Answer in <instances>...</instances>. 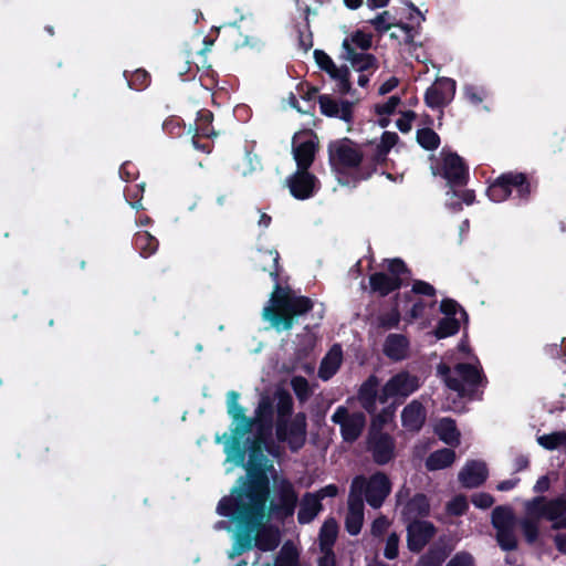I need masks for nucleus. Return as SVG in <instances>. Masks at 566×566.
Instances as JSON below:
<instances>
[{"instance_id":"1","label":"nucleus","mask_w":566,"mask_h":566,"mask_svg":"<svg viewBox=\"0 0 566 566\" xmlns=\"http://www.w3.org/2000/svg\"><path fill=\"white\" fill-rule=\"evenodd\" d=\"M276 250H260L253 259L255 270L268 272L275 282L270 305L263 310L264 319L276 329L290 331L295 321L314 308V301L304 295H295L290 287L279 283L281 268Z\"/></svg>"},{"instance_id":"2","label":"nucleus","mask_w":566,"mask_h":566,"mask_svg":"<svg viewBox=\"0 0 566 566\" xmlns=\"http://www.w3.org/2000/svg\"><path fill=\"white\" fill-rule=\"evenodd\" d=\"M239 392L234 390L228 392L227 411L235 422V427L231 429V436L226 432L222 437L218 436L216 442L219 443L222 439H226L224 452L227 460L234 462L235 465H243L247 450L242 446V438L252 430L254 422L274 423V403L270 396L262 395L255 409V417L249 418L244 413V408L239 405Z\"/></svg>"},{"instance_id":"3","label":"nucleus","mask_w":566,"mask_h":566,"mask_svg":"<svg viewBox=\"0 0 566 566\" xmlns=\"http://www.w3.org/2000/svg\"><path fill=\"white\" fill-rule=\"evenodd\" d=\"M268 501L231 495L223 496L219 501L217 513L229 517L238 525L234 544L239 551L248 552L253 547L254 532L269 517Z\"/></svg>"},{"instance_id":"4","label":"nucleus","mask_w":566,"mask_h":566,"mask_svg":"<svg viewBox=\"0 0 566 566\" xmlns=\"http://www.w3.org/2000/svg\"><path fill=\"white\" fill-rule=\"evenodd\" d=\"M245 447V453H249V460L242 467L247 469V478L240 476L238 479V485L231 490V496L249 497L269 500L271 488L270 480L266 475L264 464L266 457L264 455L263 449L265 448L270 453L272 449L260 441V439L247 438L245 442H242Z\"/></svg>"},{"instance_id":"5","label":"nucleus","mask_w":566,"mask_h":566,"mask_svg":"<svg viewBox=\"0 0 566 566\" xmlns=\"http://www.w3.org/2000/svg\"><path fill=\"white\" fill-rule=\"evenodd\" d=\"M328 160L343 186L356 187L375 172L374 166H365L361 149L349 138L338 139L328 145Z\"/></svg>"},{"instance_id":"6","label":"nucleus","mask_w":566,"mask_h":566,"mask_svg":"<svg viewBox=\"0 0 566 566\" xmlns=\"http://www.w3.org/2000/svg\"><path fill=\"white\" fill-rule=\"evenodd\" d=\"M387 271L375 272L369 276L370 290L379 296L385 297L390 293L400 290L408 284L411 276V270L400 258L386 259Z\"/></svg>"},{"instance_id":"7","label":"nucleus","mask_w":566,"mask_h":566,"mask_svg":"<svg viewBox=\"0 0 566 566\" xmlns=\"http://www.w3.org/2000/svg\"><path fill=\"white\" fill-rule=\"evenodd\" d=\"M515 191L520 202H527L532 193V185L524 172L509 171L500 175L486 189V195L494 202L506 200Z\"/></svg>"},{"instance_id":"8","label":"nucleus","mask_w":566,"mask_h":566,"mask_svg":"<svg viewBox=\"0 0 566 566\" xmlns=\"http://www.w3.org/2000/svg\"><path fill=\"white\" fill-rule=\"evenodd\" d=\"M433 176H440L447 181L449 189L462 188L469 181V166L455 151L441 150V161L431 166Z\"/></svg>"},{"instance_id":"9","label":"nucleus","mask_w":566,"mask_h":566,"mask_svg":"<svg viewBox=\"0 0 566 566\" xmlns=\"http://www.w3.org/2000/svg\"><path fill=\"white\" fill-rule=\"evenodd\" d=\"M353 492L364 493L373 509H379L391 492V482L386 473L377 471L366 479L358 475L353 480Z\"/></svg>"},{"instance_id":"10","label":"nucleus","mask_w":566,"mask_h":566,"mask_svg":"<svg viewBox=\"0 0 566 566\" xmlns=\"http://www.w3.org/2000/svg\"><path fill=\"white\" fill-rule=\"evenodd\" d=\"M275 436L279 442L286 443L292 452H297L306 443L307 423L304 412H297L286 422L275 423Z\"/></svg>"},{"instance_id":"11","label":"nucleus","mask_w":566,"mask_h":566,"mask_svg":"<svg viewBox=\"0 0 566 566\" xmlns=\"http://www.w3.org/2000/svg\"><path fill=\"white\" fill-rule=\"evenodd\" d=\"M420 386L419 378L407 371L394 375L381 388L379 392V402L386 403L389 398H406L413 394Z\"/></svg>"},{"instance_id":"12","label":"nucleus","mask_w":566,"mask_h":566,"mask_svg":"<svg viewBox=\"0 0 566 566\" xmlns=\"http://www.w3.org/2000/svg\"><path fill=\"white\" fill-rule=\"evenodd\" d=\"M367 449L378 465H386L396 457L395 439L387 432H369Z\"/></svg>"},{"instance_id":"13","label":"nucleus","mask_w":566,"mask_h":566,"mask_svg":"<svg viewBox=\"0 0 566 566\" xmlns=\"http://www.w3.org/2000/svg\"><path fill=\"white\" fill-rule=\"evenodd\" d=\"M454 371L459 376V380L465 386L468 395H464L463 398L482 399V392L478 394V388L485 387L488 384V378L482 368L470 363H458L454 366Z\"/></svg>"},{"instance_id":"14","label":"nucleus","mask_w":566,"mask_h":566,"mask_svg":"<svg viewBox=\"0 0 566 566\" xmlns=\"http://www.w3.org/2000/svg\"><path fill=\"white\" fill-rule=\"evenodd\" d=\"M457 83L450 77H439L424 93V103L428 107L441 108L447 106L455 95Z\"/></svg>"},{"instance_id":"15","label":"nucleus","mask_w":566,"mask_h":566,"mask_svg":"<svg viewBox=\"0 0 566 566\" xmlns=\"http://www.w3.org/2000/svg\"><path fill=\"white\" fill-rule=\"evenodd\" d=\"M437 528L432 522L412 521L407 523V546L412 553H420L434 537Z\"/></svg>"},{"instance_id":"16","label":"nucleus","mask_w":566,"mask_h":566,"mask_svg":"<svg viewBox=\"0 0 566 566\" xmlns=\"http://www.w3.org/2000/svg\"><path fill=\"white\" fill-rule=\"evenodd\" d=\"M277 496L279 503H270L269 514H272L281 520L292 516L294 514L298 499L293 484L289 480L284 479L281 482Z\"/></svg>"},{"instance_id":"17","label":"nucleus","mask_w":566,"mask_h":566,"mask_svg":"<svg viewBox=\"0 0 566 566\" xmlns=\"http://www.w3.org/2000/svg\"><path fill=\"white\" fill-rule=\"evenodd\" d=\"M286 182L291 195L297 200L310 199L318 190V179L308 170L297 169Z\"/></svg>"},{"instance_id":"18","label":"nucleus","mask_w":566,"mask_h":566,"mask_svg":"<svg viewBox=\"0 0 566 566\" xmlns=\"http://www.w3.org/2000/svg\"><path fill=\"white\" fill-rule=\"evenodd\" d=\"M339 59L344 61H348L352 67L359 72H370L374 73L379 67L378 59L366 51L357 52L354 46H349L347 42L342 43V53Z\"/></svg>"},{"instance_id":"19","label":"nucleus","mask_w":566,"mask_h":566,"mask_svg":"<svg viewBox=\"0 0 566 566\" xmlns=\"http://www.w3.org/2000/svg\"><path fill=\"white\" fill-rule=\"evenodd\" d=\"M489 476V470L483 461L470 460L459 472V481L465 489H475L481 486Z\"/></svg>"},{"instance_id":"20","label":"nucleus","mask_w":566,"mask_h":566,"mask_svg":"<svg viewBox=\"0 0 566 566\" xmlns=\"http://www.w3.org/2000/svg\"><path fill=\"white\" fill-rule=\"evenodd\" d=\"M318 104L321 113L327 117L340 118L346 123H350L353 120V102L344 99L338 103L329 95L323 94L318 96Z\"/></svg>"},{"instance_id":"21","label":"nucleus","mask_w":566,"mask_h":566,"mask_svg":"<svg viewBox=\"0 0 566 566\" xmlns=\"http://www.w3.org/2000/svg\"><path fill=\"white\" fill-rule=\"evenodd\" d=\"M316 135L311 133V136L305 140L296 143V136L293 139V157L296 161L297 169L308 170L314 163L317 151Z\"/></svg>"},{"instance_id":"22","label":"nucleus","mask_w":566,"mask_h":566,"mask_svg":"<svg viewBox=\"0 0 566 566\" xmlns=\"http://www.w3.org/2000/svg\"><path fill=\"white\" fill-rule=\"evenodd\" d=\"M430 513V502L426 494L416 493L410 497L401 510V518L405 523L422 521Z\"/></svg>"},{"instance_id":"23","label":"nucleus","mask_w":566,"mask_h":566,"mask_svg":"<svg viewBox=\"0 0 566 566\" xmlns=\"http://www.w3.org/2000/svg\"><path fill=\"white\" fill-rule=\"evenodd\" d=\"M426 409L418 400L409 402L401 412V423L410 432H419L426 422Z\"/></svg>"},{"instance_id":"24","label":"nucleus","mask_w":566,"mask_h":566,"mask_svg":"<svg viewBox=\"0 0 566 566\" xmlns=\"http://www.w3.org/2000/svg\"><path fill=\"white\" fill-rule=\"evenodd\" d=\"M379 379L370 375L359 387L357 398L360 406L369 413L374 415L377 409Z\"/></svg>"},{"instance_id":"25","label":"nucleus","mask_w":566,"mask_h":566,"mask_svg":"<svg viewBox=\"0 0 566 566\" xmlns=\"http://www.w3.org/2000/svg\"><path fill=\"white\" fill-rule=\"evenodd\" d=\"M390 14L388 11H384L377 14L373 20H370V24L375 28V30L379 33H385L391 29V27H398L405 32V43L411 44L413 42L416 30L412 25L403 22L391 23L389 22Z\"/></svg>"},{"instance_id":"26","label":"nucleus","mask_w":566,"mask_h":566,"mask_svg":"<svg viewBox=\"0 0 566 566\" xmlns=\"http://www.w3.org/2000/svg\"><path fill=\"white\" fill-rule=\"evenodd\" d=\"M281 542L279 528L274 526H265L264 522L254 532V545L262 552L274 551Z\"/></svg>"},{"instance_id":"27","label":"nucleus","mask_w":566,"mask_h":566,"mask_svg":"<svg viewBox=\"0 0 566 566\" xmlns=\"http://www.w3.org/2000/svg\"><path fill=\"white\" fill-rule=\"evenodd\" d=\"M322 510L323 504L317 499V495L311 492L305 493L302 497L300 510L297 513L298 523H311Z\"/></svg>"},{"instance_id":"28","label":"nucleus","mask_w":566,"mask_h":566,"mask_svg":"<svg viewBox=\"0 0 566 566\" xmlns=\"http://www.w3.org/2000/svg\"><path fill=\"white\" fill-rule=\"evenodd\" d=\"M409 348V340L402 334H389L384 344L385 355L394 360H401L406 357Z\"/></svg>"},{"instance_id":"29","label":"nucleus","mask_w":566,"mask_h":566,"mask_svg":"<svg viewBox=\"0 0 566 566\" xmlns=\"http://www.w3.org/2000/svg\"><path fill=\"white\" fill-rule=\"evenodd\" d=\"M340 364L342 350L338 345H335L321 363L318 369L319 378L323 380H328L329 378H332L339 369Z\"/></svg>"},{"instance_id":"30","label":"nucleus","mask_w":566,"mask_h":566,"mask_svg":"<svg viewBox=\"0 0 566 566\" xmlns=\"http://www.w3.org/2000/svg\"><path fill=\"white\" fill-rule=\"evenodd\" d=\"M455 452L449 448H442L433 451L426 460L428 471H438L449 468L455 461Z\"/></svg>"},{"instance_id":"31","label":"nucleus","mask_w":566,"mask_h":566,"mask_svg":"<svg viewBox=\"0 0 566 566\" xmlns=\"http://www.w3.org/2000/svg\"><path fill=\"white\" fill-rule=\"evenodd\" d=\"M365 424V418L361 413H354L349 416L340 424V434L344 441L354 442L361 434Z\"/></svg>"},{"instance_id":"32","label":"nucleus","mask_w":566,"mask_h":566,"mask_svg":"<svg viewBox=\"0 0 566 566\" xmlns=\"http://www.w3.org/2000/svg\"><path fill=\"white\" fill-rule=\"evenodd\" d=\"M338 535V525L335 518H327L318 534L319 549L321 552H334V545Z\"/></svg>"},{"instance_id":"33","label":"nucleus","mask_w":566,"mask_h":566,"mask_svg":"<svg viewBox=\"0 0 566 566\" xmlns=\"http://www.w3.org/2000/svg\"><path fill=\"white\" fill-rule=\"evenodd\" d=\"M449 554L446 545L436 543L419 558L417 566H441Z\"/></svg>"},{"instance_id":"34","label":"nucleus","mask_w":566,"mask_h":566,"mask_svg":"<svg viewBox=\"0 0 566 566\" xmlns=\"http://www.w3.org/2000/svg\"><path fill=\"white\" fill-rule=\"evenodd\" d=\"M133 244L143 258L150 256L158 249V240L148 231H138L135 233Z\"/></svg>"},{"instance_id":"35","label":"nucleus","mask_w":566,"mask_h":566,"mask_svg":"<svg viewBox=\"0 0 566 566\" xmlns=\"http://www.w3.org/2000/svg\"><path fill=\"white\" fill-rule=\"evenodd\" d=\"M439 439L449 446H458L460 443V432L455 421L451 418H443L437 427Z\"/></svg>"},{"instance_id":"36","label":"nucleus","mask_w":566,"mask_h":566,"mask_svg":"<svg viewBox=\"0 0 566 566\" xmlns=\"http://www.w3.org/2000/svg\"><path fill=\"white\" fill-rule=\"evenodd\" d=\"M213 113L210 109L202 108L197 113L195 133L210 139L217 136V132L212 126Z\"/></svg>"},{"instance_id":"37","label":"nucleus","mask_w":566,"mask_h":566,"mask_svg":"<svg viewBox=\"0 0 566 566\" xmlns=\"http://www.w3.org/2000/svg\"><path fill=\"white\" fill-rule=\"evenodd\" d=\"M491 523L496 531L507 527H514L515 515L511 507L499 505L494 507L492 511Z\"/></svg>"},{"instance_id":"38","label":"nucleus","mask_w":566,"mask_h":566,"mask_svg":"<svg viewBox=\"0 0 566 566\" xmlns=\"http://www.w3.org/2000/svg\"><path fill=\"white\" fill-rule=\"evenodd\" d=\"M274 566H300V553L292 542H286L279 552Z\"/></svg>"},{"instance_id":"39","label":"nucleus","mask_w":566,"mask_h":566,"mask_svg":"<svg viewBox=\"0 0 566 566\" xmlns=\"http://www.w3.org/2000/svg\"><path fill=\"white\" fill-rule=\"evenodd\" d=\"M276 396H277V402H276L277 417H276L275 423H280V422L283 423V422H286V420H290V418L293 413L294 402H293L292 396L285 390L277 391Z\"/></svg>"},{"instance_id":"40","label":"nucleus","mask_w":566,"mask_h":566,"mask_svg":"<svg viewBox=\"0 0 566 566\" xmlns=\"http://www.w3.org/2000/svg\"><path fill=\"white\" fill-rule=\"evenodd\" d=\"M437 371L438 375L443 379L446 386L452 391H455L459 397H464V395H468L465 386L462 384V381H460L459 378L451 376L450 366L444 363H440L437 366Z\"/></svg>"},{"instance_id":"41","label":"nucleus","mask_w":566,"mask_h":566,"mask_svg":"<svg viewBox=\"0 0 566 566\" xmlns=\"http://www.w3.org/2000/svg\"><path fill=\"white\" fill-rule=\"evenodd\" d=\"M124 77L129 88L135 91H144L151 82L150 74L144 69H137L134 72L124 71Z\"/></svg>"},{"instance_id":"42","label":"nucleus","mask_w":566,"mask_h":566,"mask_svg":"<svg viewBox=\"0 0 566 566\" xmlns=\"http://www.w3.org/2000/svg\"><path fill=\"white\" fill-rule=\"evenodd\" d=\"M417 143L426 150H436L440 146V136L430 127L420 128L416 135Z\"/></svg>"},{"instance_id":"43","label":"nucleus","mask_w":566,"mask_h":566,"mask_svg":"<svg viewBox=\"0 0 566 566\" xmlns=\"http://www.w3.org/2000/svg\"><path fill=\"white\" fill-rule=\"evenodd\" d=\"M395 412V405L382 408L380 412L373 417L369 432H382V429L394 420Z\"/></svg>"},{"instance_id":"44","label":"nucleus","mask_w":566,"mask_h":566,"mask_svg":"<svg viewBox=\"0 0 566 566\" xmlns=\"http://www.w3.org/2000/svg\"><path fill=\"white\" fill-rule=\"evenodd\" d=\"M460 329V322L455 317L441 318L436 328L434 336L438 339L447 338L455 335Z\"/></svg>"},{"instance_id":"45","label":"nucleus","mask_w":566,"mask_h":566,"mask_svg":"<svg viewBox=\"0 0 566 566\" xmlns=\"http://www.w3.org/2000/svg\"><path fill=\"white\" fill-rule=\"evenodd\" d=\"M345 42L355 49L368 51L373 46V35L364 32L363 30H356L343 40V43Z\"/></svg>"},{"instance_id":"46","label":"nucleus","mask_w":566,"mask_h":566,"mask_svg":"<svg viewBox=\"0 0 566 566\" xmlns=\"http://www.w3.org/2000/svg\"><path fill=\"white\" fill-rule=\"evenodd\" d=\"M537 442L541 447L546 450H556L563 446H566V432L556 431L548 434H543L537 438Z\"/></svg>"},{"instance_id":"47","label":"nucleus","mask_w":566,"mask_h":566,"mask_svg":"<svg viewBox=\"0 0 566 566\" xmlns=\"http://www.w3.org/2000/svg\"><path fill=\"white\" fill-rule=\"evenodd\" d=\"M546 497L543 495L536 496L525 504V512L527 518L541 521L545 518Z\"/></svg>"},{"instance_id":"48","label":"nucleus","mask_w":566,"mask_h":566,"mask_svg":"<svg viewBox=\"0 0 566 566\" xmlns=\"http://www.w3.org/2000/svg\"><path fill=\"white\" fill-rule=\"evenodd\" d=\"M496 542L502 551L512 552L517 548V539L514 534V527H507L496 531Z\"/></svg>"},{"instance_id":"49","label":"nucleus","mask_w":566,"mask_h":566,"mask_svg":"<svg viewBox=\"0 0 566 566\" xmlns=\"http://www.w3.org/2000/svg\"><path fill=\"white\" fill-rule=\"evenodd\" d=\"M447 195H450L452 197H457V198L461 199V201H455V202L450 203V207L454 211H460L462 209V202L470 206L475 200L474 190H471V189H465V190H458V188L449 189L447 191Z\"/></svg>"},{"instance_id":"50","label":"nucleus","mask_w":566,"mask_h":566,"mask_svg":"<svg viewBox=\"0 0 566 566\" xmlns=\"http://www.w3.org/2000/svg\"><path fill=\"white\" fill-rule=\"evenodd\" d=\"M314 59L317 63L318 67L326 72L329 77H332L334 74H336L339 71V66H336L332 57L324 52L323 50H315L314 51Z\"/></svg>"},{"instance_id":"51","label":"nucleus","mask_w":566,"mask_h":566,"mask_svg":"<svg viewBox=\"0 0 566 566\" xmlns=\"http://www.w3.org/2000/svg\"><path fill=\"white\" fill-rule=\"evenodd\" d=\"M331 78L337 82V90L340 94L346 95L352 92L350 72L347 65L339 66V71Z\"/></svg>"},{"instance_id":"52","label":"nucleus","mask_w":566,"mask_h":566,"mask_svg":"<svg viewBox=\"0 0 566 566\" xmlns=\"http://www.w3.org/2000/svg\"><path fill=\"white\" fill-rule=\"evenodd\" d=\"M401 319L398 306H394L389 312L382 313L378 316V326L384 329L397 328Z\"/></svg>"},{"instance_id":"53","label":"nucleus","mask_w":566,"mask_h":566,"mask_svg":"<svg viewBox=\"0 0 566 566\" xmlns=\"http://www.w3.org/2000/svg\"><path fill=\"white\" fill-rule=\"evenodd\" d=\"M447 513L451 516H462L469 510L465 495L459 494L451 499L446 506Z\"/></svg>"},{"instance_id":"54","label":"nucleus","mask_w":566,"mask_h":566,"mask_svg":"<svg viewBox=\"0 0 566 566\" xmlns=\"http://www.w3.org/2000/svg\"><path fill=\"white\" fill-rule=\"evenodd\" d=\"M292 389L300 401H306L312 390L308 380L303 376H296L291 380Z\"/></svg>"},{"instance_id":"55","label":"nucleus","mask_w":566,"mask_h":566,"mask_svg":"<svg viewBox=\"0 0 566 566\" xmlns=\"http://www.w3.org/2000/svg\"><path fill=\"white\" fill-rule=\"evenodd\" d=\"M521 528L523 532V535L525 537V541L528 544H534L539 536V526L538 521H535L534 518H523L521 521Z\"/></svg>"},{"instance_id":"56","label":"nucleus","mask_w":566,"mask_h":566,"mask_svg":"<svg viewBox=\"0 0 566 566\" xmlns=\"http://www.w3.org/2000/svg\"><path fill=\"white\" fill-rule=\"evenodd\" d=\"M144 196V184H137L125 189V197L132 208L136 210L144 209L142 199Z\"/></svg>"},{"instance_id":"57","label":"nucleus","mask_w":566,"mask_h":566,"mask_svg":"<svg viewBox=\"0 0 566 566\" xmlns=\"http://www.w3.org/2000/svg\"><path fill=\"white\" fill-rule=\"evenodd\" d=\"M440 311L446 315V317H454L458 311L461 312V316L468 321V313L459 305V303L453 298H443L440 303Z\"/></svg>"},{"instance_id":"58","label":"nucleus","mask_w":566,"mask_h":566,"mask_svg":"<svg viewBox=\"0 0 566 566\" xmlns=\"http://www.w3.org/2000/svg\"><path fill=\"white\" fill-rule=\"evenodd\" d=\"M364 523V514L347 513L345 517L346 531L356 536L360 533Z\"/></svg>"},{"instance_id":"59","label":"nucleus","mask_w":566,"mask_h":566,"mask_svg":"<svg viewBox=\"0 0 566 566\" xmlns=\"http://www.w3.org/2000/svg\"><path fill=\"white\" fill-rule=\"evenodd\" d=\"M163 130L171 137H178L182 134L184 123L178 116H170L163 123Z\"/></svg>"},{"instance_id":"60","label":"nucleus","mask_w":566,"mask_h":566,"mask_svg":"<svg viewBox=\"0 0 566 566\" xmlns=\"http://www.w3.org/2000/svg\"><path fill=\"white\" fill-rule=\"evenodd\" d=\"M401 98L397 95L390 96L387 102L375 105V113L379 116L391 115L396 108L400 105Z\"/></svg>"},{"instance_id":"61","label":"nucleus","mask_w":566,"mask_h":566,"mask_svg":"<svg viewBox=\"0 0 566 566\" xmlns=\"http://www.w3.org/2000/svg\"><path fill=\"white\" fill-rule=\"evenodd\" d=\"M437 304V300H432L430 303H427L422 298H418L411 306L408 316L410 319H419L422 318L426 314L427 307H433Z\"/></svg>"},{"instance_id":"62","label":"nucleus","mask_w":566,"mask_h":566,"mask_svg":"<svg viewBox=\"0 0 566 566\" xmlns=\"http://www.w3.org/2000/svg\"><path fill=\"white\" fill-rule=\"evenodd\" d=\"M411 292L417 295H424L428 297H431L432 300H436L437 290L433 285L430 283L422 281V280H415Z\"/></svg>"},{"instance_id":"63","label":"nucleus","mask_w":566,"mask_h":566,"mask_svg":"<svg viewBox=\"0 0 566 566\" xmlns=\"http://www.w3.org/2000/svg\"><path fill=\"white\" fill-rule=\"evenodd\" d=\"M399 554V536L397 533H391L387 537L384 556L387 559H395Z\"/></svg>"},{"instance_id":"64","label":"nucleus","mask_w":566,"mask_h":566,"mask_svg":"<svg viewBox=\"0 0 566 566\" xmlns=\"http://www.w3.org/2000/svg\"><path fill=\"white\" fill-rule=\"evenodd\" d=\"M446 566H475V564L470 553L459 552L452 556Z\"/></svg>"}]
</instances>
